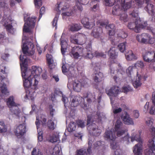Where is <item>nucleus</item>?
<instances>
[{
  "mask_svg": "<svg viewBox=\"0 0 155 155\" xmlns=\"http://www.w3.org/2000/svg\"><path fill=\"white\" fill-rule=\"evenodd\" d=\"M121 118L124 124L127 125L133 124L134 122L132 118L126 111L124 112L121 116Z\"/></svg>",
  "mask_w": 155,
  "mask_h": 155,
  "instance_id": "b1692460",
  "label": "nucleus"
},
{
  "mask_svg": "<svg viewBox=\"0 0 155 155\" xmlns=\"http://www.w3.org/2000/svg\"><path fill=\"white\" fill-rule=\"evenodd\" d=\"M136 22V21H135ZM147 24L146 22H144L143 24H139L138 25L136 22H133L129 23L128 25V27L130 29H132L136 32H140L141 29L145 28Z\"/></svg>",
  "mask_w": 155,
  "mask_h": 155,
  "instance_id": "ddd939ff",
  "label": "nucleus"
},
{
  "mask_svg": "<svg viewBox=\"0 0 155 155\" xmlns=\"http://www.w3.org/2000/svg\"><path fill=\"white\" fill-rule=\"evenodd\" d=\"M118 37H121L123 38H126L127 36V34L122 30H120L119 33L117 34Z\"/></svg>",
  "mask_w": 155,
  "mask_h": 155,
  "instance_id": "5fc2aeb1",
  "label": "nucleus"
},
{
  "mask_svg": "<svg viewBox=\"0 0 155 155\" xmlns=\"http://www.w3.org/2000/svg\"><path fill=\"white\" fill-rule=\"evenodd\" d=\"M141 78V77L140 76L138 77V78H137L136 80L133 83V85L135 88H137L141 86L142 84L140 81Z\"/></svg>",
  "mask_w": 155,
  "mask_h": 155,
  "instance_id": "a19ab883",
  "label": "nucleus"
},
{
  "mask_svg": "<svg viewBox=\"0 0 155 155\" xmlns=\"http://www.w3.org/2000/svg\"><path fill=\"white\" fill-rule=\"evenodd\" d=\"M136 67L134 66H129L126 70V72L129 75H131V73L132 72L133 69H135Z\"/></svg>",
  "mask_w": 155,
  "mask_h": 155,
  "instance_id": "e2e57ef3",
  "label": "nucleus"
},
{
  "mask_svg": "<svg viewBox=\"0 0 155 155\" xmlns=\"http://www.w3.org/2000/svg\"><path fill=\"white\" fill-rule=\"evenodd\" d=\"M122 90L124 93H127L129 91H132V89L131 87L129 86L123 87Z\"/></svg>",
  "mask_w": 155,
  "mask_h": 155,
  "instance_id": "0e129e2a",
  "label": "nucleus"
},
{
  "mask_svg": "<svg viewBox=\"0 0 155 155\" xmlns=\"http://www.w3.org/2000/svg\"><path fill=\"white\" fill-rule=\"evenodd\" d=\"M140 135V133L137 134H133L132 135L130 138L132 142L136 140L139 142L136 144L133 147V152L134 155H142V143Z\"/></svg>",
  "mask_w": 155,
  "mask_h": 155,
  "instance_id": "20e7f679",
  "label": "nucleus"
},
{
  "mask_svg": "<svg viewBox=\"0 0 155 155\" xmlns=\"http://www.w3.org/2000/svg\"><path fill=\"white\" fill-rule=\"evenodd\" d=\"M115 2V0H105V5L106 6H112Z\"/></svg>",
  "mask_w": 155,
  "mask_h": 155,
  "instance_id": "603ef678",
  "label": "nucleus"
},
{
  "mask_svg": "<svg viewBox=\"0 0 155 155\" xmlns=\"http://www.w3.org/2000/svg\"><path fill=\"white\" fill-rule=\"evenodd\" d=\"M33 49H22L24 55L21 57L20 56V64L21 68H24V71L22 72L21 75L23 81V86L26 90V95L24 97L25 99H30L31 100L34 99V96L35 90L37 88L38 81L34 76L28 75V74H30V71H27V60L26 56H31L34 53Z\"/></svg>",
  "mask_w": 155,
  "mask_h": 155,
  "instance_id": "f257e3e1",
  "label": "nucleus"
},
{
  "mask_svg": "<svg viewBox=\"0 0 155 155\" xmlns=\"http://www.w3.org/2000/svg\"><path fill=\"white\" fill-rule=\"evenodd\" d=\"M133 3H132V4L131 5V6H130V8H128L126 9L124 8H123L122 6L121 5V7H122V8L124 10L122 12H123V13L120 14V16L119 18L120 20L122 21H123L124 22H127L128 21V18L127 15V14L125 13V11L131 8V7L132 6Z\"/></svg>",
  "mask_w": 155,
  "mask_h": 155,
  "instance_id": "7c9ffc66",
  "label": "nucleus"
},
{
  "mask_svg": "<svg viewBox=\"0 0 155 155\" xmlns=\"http://www.w3.org/2000/svg\"><path fill=\"white\" fill-rule=\"evenodd\" d=\"M127 45V43L125 41L119 44L118 45V47L119 48H126Z\"/></svg>",
  "mask_w": 155,
  "mask_h": 155,
  "instance_id": "69168bd1",
  "label": "nucleus"
},
{
  "mask_svg": "<svg viewBox=\"0 0 155 155\" xmlns=\"http://www.w3.org/2000/svg\"><path fill=\"white\" fill-rule=\"evenodd\" d=\"M81 29V26L80 24H72L70 26L69 30L72 31H78Z\"/></svg>",
  "mask_w": 155,
  "mask_h": 155,
  "instance_id": "4c0bfd02",
  "label": "nucleus"
},
{
  "mask_svg": "<svg viewBox=\"0 0 155 155\" xmlns=\"http://www.w3.org/2000/svg\"><path fill=\"white\" fill-rule=\"evenodd\" d=\"M76 49H71L70 52V55L73 57L75 59H78L81 56H82L84 55L83 53L82 49H78V51H76Z\"/></svg>",
  "mask_w": 155,
  "mask_h": 155,
  "instance_id": "5701e85b",
  "label": "nucleus"
},
{
  "mask_svg": "<svg viewBox=\"0 0 155 155\" xmlns=\"http://www.w3.org/2000/svg\"><path fill=\"white\" fill-rule=\"evenodd\" d=\"M46 57L48 67L50 69H52L55 67L56 65L54 63L53 57L51 55L49 54H46Z\"/></svg>",
  "mask_w": 155,
  "mask_h": 155,
  "instance_id": "cd10ccee",
  "label": "nucleus"
},
{
  "mask_svg": "<svg viewBox=\"0 0 155 155\" xmlns=\"http://www.w3.org/2000/svg\"><path fill=\"white\" fill-rule=\"evenodd\" d=\"M76 127V123L74 122H71L69 124L68 130L70 132H72L75 130Z\"/></svg>",
  "mask_w": 155,
  "mask_h": 155,
  "instance_id": "de8ad7c7",
  "label": "nucleus"
},
{
  "mask_svg": "<svg viewBox=\"0 0 155 155\" xmlns=\"http://www.w3.org/2000/svg\"><path fill=\"white\" fill-rule=\"evenodd\" d=\"M7 130V126L5 125L4 122L0 121V133L5 132Z\"/></svg>",
  "mask_w": 155,
  "mask_h": 155,
  "instance_id": "a18cd8bd",
  "label": "nucleus"
},
{
  "mask_svg": "<svg viewBox=\"0 0 155 155\" xmlns=\"http://www.w3.org/2000/svg\"><path fill=\"white\" fill-rule=\"evenodd\" d=\"M87 49V51L86 55H85L86 57L89 59L92 58L94 56V51L92 50V49H91V50L89 49Z\"/></svg>",
  "mask_w": 155,
  "mask_h": 155,
  "instance_id": "37998d69",
  "label": "nucleus"
},
{
  "mask_svg": "<svg viewBox=\"0 0 155 155\" xmlns=\"http://www.w3.org/2000/svg\"><path fill=\"white\" fill-rule=\"evenodd\" d=\"M147 125L150 127H151L153 124V120L151 118H147L145 119Z\"/></svg>",
  "mask_w": 155,
  "mask_h": 155,
  "instance_id": "3c124183",
  "label": "nucleus"
},
{
  "mask_svg": "<svg viewBox=\"0 0 155 155\" xmlns=\"http://www.w3.org/2000/svg\"><path fill=\"white\" fill-rule=\"evenodd\" d=\"M134 3L133 0H121V5L124 8H128Z\"/></svg>",
  "mask_w": 155,
  "mask_h": 155,
  "instance_id": "72a5a7b5",
  "label": "nucleus"
},
{
  "mask_svg": "<svg viewBox=\"0 0 155 155\" xmlns=\"http://www.w3.org/2000/svg\"><path fill=\"white\" fill-rule=\"evenodd\" d=\"M77 124L79 127L83 128L85 126L84 122L83 120H79L77 121Z\"/></svg>",
  "mask_w": 155,
  "mask_h": 155,
  "instance_id": "13d9d810",
  "label": "nucleus"
},
{
  "mask_svg": "<svg viewBox=\"0 0 155 155\" xmlns=\"http://www.w3.org/2000/svg\"><path fill=\"white\" fill-rule=\"evenodd\" d=\"M92 35L96 38H100L102 41L103 38H102L104 36L103 30L101 27H94L91 33Z\"/></svg>",
  "mask_w": 155,
  "mask_h": 155,
  "instance_id": "dca6fc26",
  "label": "nucleus"
},
{
  "mask_svg": "<svg viewBox=\"0 0 155 155\" xmlns=\"http://www.w3.org/2000/svg\"><path fill=\"white\" fill-rule=\"evenodd\" d=\"M11 17L9 15H4L1 21V23L4 26L7 31L13 34L14 32V28L12 25V20Z\"/></svg>",
  "mask_w": 155,
  "mask_h": 155,
  "instance_id": "423d86ee",
  "label": "nucleus"
},
{
  "mask_svg": "<svg viewBox=\"0 0 155 155\" xmlns=\"http://www.w3.org/2000/svg\"><path fill=\"white\" fill-rule=\"evenodd\" d=\"M34 45L30 41H26L23 42L21 45V48H34Z\"/></svg>",
  "mask_w": 155,
  "mask_h": 155,
  "instance_id": "e433bc0d",
  "label": "nucleus"
},
{
  "mask_svg": "<svg viewBox=\"0 0 155 155\" xmlns=\"http://www.w3.org/2000/svg\"><path fill=\"white\" fill-rule=\"evenodd\" d=\"M35 4L37 9L39 8L42 5L41 0H34Z\"/></svg>",
  "mask_w": 155,
  "mask_h": 155,
  "instance_id": "6e6d98bb",
  "label": "nucleus"
},
{
  "mask_svg": "<svg viewBox=\"0 0 155 155\" xmlns=\"http://www.w3.org/2000/svg\"><path fill=\"white\" fill-rule=\"evenodd\" d=\"M42 72V69L40 67L36 66H32V69L31 71V74L30 75H32L35 78L36 77L39 75Z\"/></svg>",
  "mask_w": 155,
  "mask_h": 155,
  "instance_id": "393cba45",
  "label": "nucleus"
},
{
  "mask_svg": "<svg viewBox=\"0 0 155 155\" xmlns=\"http://www.w3.org/2000/svg\"><path fill=\"white\" fill-rule=\"evenodd\" d=\"M73 12L72 11H71L70 12H63L62 13L61 15L63 16H69L73 14Z\"/></svg>",
  "mask_w": 155,
  "mask_h": 155,
  "instance_id": "774afa93",
  "label": "nucleus"
},
{
  "mask_svg": "<svg viewBox=\"0 0 155 155\" xmlns=\"http://www.w3.org/2000/svg\"><path fill=\"white\" fill-rule=\"evenodd\" d=\"M100 114L97 112L95 115H89L87 116V129L89 133L94 136H99L101 134V130L98 129V126L94 122L100 120Z\"/></svg>",
  "mask_w": 155,
  "mask_h": 155,
  "instance_id": "f03ea898",
  "label": "nucleus"
},
{
  "mask_svg": "<svg viewBox=\"0 0 155 155\" xmlns=\"http://www.w3.org/2000/svg\"><path fill=\"white\" fill-rule=\"evenodd\" d=\"M137 3H133L132 7L133 8H132L131 11L130 12L129 15L131 17L134 18L135 20H137L138 16V8L140 7L141 5L144 3L143 0H134ZM134 1V0H133Z\"/></svg>",
  "mask_w": 155,
  "mask_h": 155,
  "instance_id": "0eeeda50",
  "label": "nucleus"
},
{
  "mask_svg": "<svg viewBox=\"0 0 155 155\" xmlns=\"http://www.w3.org/2000/svg\"><path fill=\"white\" fill-rule=\"evenodd\" d=\"M130 137L128 134H127L122 138V140L125 142V143L128 144L130 142Z\"/></svg>",
  "mask_w": 155,
  "mask_h": 155,
  "instance_id": "680f3d73",
  "label": "nucleus"
},
{
  "mask_svg": "<svg viewBox=\"0 0 155 155\" xmlns=\"http://www.w3.org/2000/svg\"><path fill=\"white\" fill-rule=\"evenodd\" d=\"M7 103L11 112L13 114L19 117V110L17 106V105L14 101V98L12 96H10L8 99Z\"/></svg>",
  "mask_w": 155,
  "mask_h": 155,
  "instance_id": "1a4fd4ad",
  "label": "nucleus"
},
{
  "mask_svg": "<svg viewBox=\"0 0 155 155\" xmlns=\"http://www.w3.org/2000/svg\"><path fill=\"white\" fill-rule=\"evenodd\" d=\"M109 23L107 19L100 20L97 22V25L102 27H105L107 26Z\"/></svg>",
  "mask_w": 155,
  "mask_h": 155,
  "instance_id": "58836bf2",
  "label": "nucleus"
},
{
  "mask_svg": "<svg viewBox=\"0 0 155 155\" xmlns=\"http://www.w3.org/2000/svg\"><path fill=\"white\" fill-rule=\"evenodd\" d=\"M151 0H145L147 5L145 7V10L152 16V20L155 22V6L151 4H149Z\"/></svg>",
  "mask_w": 155,
  "mask_h": 155,
  "instance_id": "f8f14e48",
  "label": "nucleus"
},
{
  "mask_svg": "<svg viewBox=\"0 0 155 155\" xmlns=\"http://www.w3.org/2000/svg\"><path fill=\"white\" fill-rule=\"evenodd\" d=\"M119 90L118 87L114 86L108 91H106V93L108 95L116 96L119 93Z\"/></svg>",
  "mask_w": 155,
  "mask_h": 155,
  "instance_id": "a878e982",
  "label": "nucleus"
},
{
  "mask_svg": "<svg viewBox=\"0 0 155 155\" xmlns=\"http://www.w3.org/2000/svg\"><path fill=\"white\" fill-rule=\"evenodd\" d=\"M59 137L58 135H53L50 139V141L52 143L57 142L59 140Z\"/></svg>",
  "mask_w": 155,
  "mask_h": 155,
  "instance_id": "4d7b16f0",
  "label": "nucleus"
},
{
  "mask_svg": "<svg viewBox=\"0 0 155 155\" xmlns=\"http://www.w3.org/2000/svg\"><path fill=\"white\" fill-rule=\"evenodd\" d=\"M123 10V9L122 8V7L121 9L120 8V5L117 4L115 5L113 7L112 13L114 15H120V12H122Z\"/></svg>",
  "mask_w": 155,
  "mask_h": 155,
  "instance_id": "473e14b6",
  "label": "nucleus"
},
{
  "mask_svg": "<svg viewBox=\"0 0 155 155\" xmlns=\"http://www.w3.org/2000/svg\"><path fill=\"white\" fill-rule=\"evenodd\" d=\"M143 60L147 62H155V51H145L142 54Z\"/></svg>",
  "mask_w": 155,
  "mask_h": 155,
  "instance_id": "9b49d317",
  "label": "nucleus"
},
{
  "mask_svg": "<svg viewBox=\"0 0 155 155\" xmlns=\"http://www.w3.org/2000/svg\"><path fill=\"white\" fill-rule=\"evenodd\" d=\"M145 28H146L147 30L150 31L153 35H155V26L150 27V26H146Z\"/></svg>",
  "mask_w": 155,
  "mask_h": 155,
  "instance_id": "052dcab7",
  "label": "nucleus"
},
{
  "mask_svg": "<svg viewBox=\"0 0 155 155\" xmlns=\"http://www.w3.org/2000/svg\"><path fill=\"white\" fill-rule=\"evenodd\" d=\"M136 39L138 42L146 44L154 43V47L155 48V38L151 37L148 34L143 33L141 35H138L136 36Z\"/></svg>",
  "mask_w": 155,
  "mask_h": 155,
  "instance_id": "39448f33",
  "label": "nucleus"
},
{
  "mask_svg": "<svg viewBox=\"0 0 155 155\" xmlns=\"http://www.w3.org/2000/svg\"><path fill=\"white\" fill-rule=\"evenodd\" d=\"M84 97L87 98V101L88 103L91 102L92 100H94L95 99V95L94 93H91L90 92H88L87 93L86 95Z\"/></svg>",
  "mask_w": 155,
  "mask_h": 155,
  "instance_id": "c9c22d12",
  "label": "nucleus"
},
{
  "mask_svg": "<svg viewBox=\"0 0 155 155\" xmlns=\"http://www.w3.org/2000/svg\"><path fill=\"white\" fill-rule=\"evenodd\" d=\"M82 98L79 96H74L72 97L71 105L72 107H76L81 102Z\"/></svg>",
  "mask_w": 155,
  "mask_h": 155,
  "instance_id": "bb28decb",
  "label": "nucleus"
},
{
  "mask_svg": "<svg viewBox=\"0 0 155 155\" xmlns=\"http://www.w3.org/2000/svg\"><path fill=\"white\" fill-rule=\"evenodd\" d=\"M94 56L96 57H102L105 58L106 57V54L102 52H99L98 51H95L94 52Z\"/></svg>",
  "mask_w": 155,
  "mask_h": 155,
  "instance_id": "864d4df0",
  "label": "nucleus"
},
{
  "mask_svg": "<svg viewBox=\"0 0 155 155\" xmlns=\"http://www.w3.org/2000/svg\"><path fill=\"white\" fill-rule=\"evenodd\" d=\"M78 45H82L86 42V36L85 34L82 33L78 34Z\"/></svg>",
  "mask_w": 155,
  "mask_h": 155,
  "instance_id": "2f4dec72",
  "label": "nucleus"
},
{
  "mask_svg": "<svg viewBox=\"0 0 155 155\" xmlns=\"http://www.w3.org/2000/svg\"><path fill=\"white\" fill-rule=\"evenodd\" d=\"M106 29L109 30V35L113 36L115 33V27L114 24H110L106 26Z\"/></svg>",
  "mask_w": 155,
  "mask_h": 155,
  "instance_id": "f704fd0d",
  "label": "nucleus"
},
{
  "mask_svg": "<svg viewBox=\"0 0 155 155\" xmlns=\"http://www.w3.org/2000/svg\"><path fill=\"white\" fill-rule=\"evenodd\" d=\"M119 68L120 69V65H119V67H117V70H116L115 69H114V74L113 75H112L110 73V75L113 77L114 80L116 83H118L120 81V76H119V74L121 75L122 74L121 73H119Z\"/></svg>",
  "mask_w": 155,
  "mask_h": 155,
  "instance_id": "c756f323",
  "label": "nucleus"
},
{
  "mask_svg": "<svg viewBox=\"0 0 155 155\" xmlns=\"http://www.w3.org/2000/svg\"><path fill=\"white\" fill-rule=\"evenodd\" d=\"M81 22L84 26L88 29H91L95 25L94 19H89L87 17L83 18L81 21Z\"/></svg>",
  "mask_w": 155,
  "mask_h": 155,
  "instance_id": "f3484780",
  "label": "nucleus"
},
{
  "mask_svg": "<svg viewBox=\"0 0 155 155\" xmlns=\"http://www.w3.org/2000/svg\"><path fill=\"white\" fill-rule=\"evenodd\" d=\"M60 41L61 46V48H67L68 45L67 42L65 40L63 39L62 36H61Z\"/></svg>",
  "mask_w": 155,
  "mask_h": 155,
  "instance_id": "09e8293b",
  "label": "nucleus"
},
{
  "mask_svg": "<svg viewBox=\"0 0 155 155\" xmlns=\"http://www.w3.org/2000/svg\"><path fill=\"white\" fill-rule=\"evenodd\" d=\"M1 92L5 95H8L9 91L7 90L6 85L5 84H3L1 87Z\"/></svg>",
  "mask_w": 155,
  "mask_h": 155,
  "instance_id": "49530a36",
  "label": "nucleus"
},
{
  "mask_svg": "<svg viewBox=\"0 0 155 155\" xmlns=\"http://www.w3.org/2000/svg\"><path fill=\"white\" fill-rule=\"evenodd\" d=\"M78 33L72 35L70 37L71 42L77 45L78 43Z\"/></svg>",
  "mask_w": 155,
  "mask_h": 155,
  "instance_id": "8fccbe9b",
  "label": "nucleus"
},
{
  "mask_svg": "<svg viewBox=\"0 0 155 155\" xmlns=\"http://www.w3.org/2000/svg\"><path fill=\"white\" fill-rule=\"evenodd\" d=\"M87 82H81L78 80H75L73 84L74 90L77 92H80L82 87L86 86Z\"/></svg>",
  "mask_w": 155,
  "mask_h": 155,
  "instance_id": "aec40b11",
  "label": "nucleus"
},
{
  "mask_svg": "<svg viewBox=\"0 0 155 155\" xmlns=\"http://www.w3.org/2000/svg\"><path fill=\"white\" fill-rule=\"evenodd\" d=\"M36 21L35 18L28 17L24 25L23 31L25 32H30V28H32L35 27Z\"/></svg>",
  "mask_w": 155,
  "mask_h": 155,
  "instance_id": "9d476101",
  "label": "nucleus"
},
{
  "mask_svg": "<svg viewBox=\"0 0 155 155\" xmlns=\"http://www.w3.org/2000/svg\"><path fill=\"white\" fill-rule=\"evenodd\" d=\"M45 8L44 7H42L40 11V14L39 16V19H40L41 18L42 15L45 12Z\"/></svg>",
  "mask_w": 155,
  "mask_h": 155,
  "instance_id": "338daca9",
  "label": "nucleus"
},
{
  "mask_svg": "<svg viewBox=\"0 0 155 155\" xmlns=\"http://www.w3.org/2000/svg\"><path fill=\"white\" fill-rule=\"evenodd\" d=\"M47 126L48 129L51 130H53L56 127V125L54 124V122L51 119L48 120Z\"/></svg>",
  "mask_w": 155,
  "mask_h": 155,
  "instance_id": "ea45409f",
  "label": "nucleus"
},
{
  "mask_svg": "<svg viewBox=\"0 0 155 155\" xmlns=\"http://www.w3.org/2000/svg\"><path fill=\"white\" fill-rule=\"evenodd\" d=\"M115 132L111 130H106L104 134V137L105 140L110 142L112 141L113 143H110V147L113 149L116 148V143L114 141L116 139Z\"/></svg>",
  "mask_w": 155,
  "mask_h": 155,
  "instance_id": "6e6552de",
  "label": "nucleus"
},
{
  "mask_svg": "<svg viewBox=\"0 0 155 155\" xmlns=\"http://www.w3.org/2000/svg\"><path fill=\"white\" fill-rule=\"evenodd\" d=\"M148 145L150 149L145 151V155H155L153 151L155 150V137L149 140Z\"/></svg>",
  "mask_w": 155,
  "mask_h": 155,
  "instance_id": "a211bd4d",
  "label": "nucleus"
},
{
  "mask_svg": "<svg viewBox=\"0 0 155 155\" xmlns=\"http://www.w3.org/2000/svg\"><path fill=\"white\" fill-rule=\"evenodd\" d=\"M5 67L4 70L1 69L0 71V80H1V81L5 79L7 76V73H6L5 71Z\"/></svg>",
  "mask_w": 155,
  "mask_h": 155,
  "instance_id": "79ce46f5",
  "label": "nucleus"
},
{
  "mask_svg": "<svg viewBox=\"0 0 155 155\" xmlns=\"http://www.w3.org/2000/svg\"><path fill=\"white\" fill-rule=\"evenodd\" d=\"M69 5L66 2L63 1L59 3L58 2L56 5L55 10L58 12L65 11L67 9L69 8Z\"/></svg>",
  "mask_w": 155,
  "mask_h": 155,
  "instance_id": "412c9836",
  "label": "nucleus"
},
{
  "mask_svg": "<svg viewBox=\"0 0 155 155\" xmlns=\"http://www.w3.org/2000/svg\"><path fill=\"white\" fill-rule=\"evenodd\" d=\"M114 129L115 131L117 132V135L118 137L122 136L127 131L126 129H123V123L119 120H117L115 123Z\"/></svg>",
  "mask_w": 155,
  "mask_h": 155,
  "instance_id": "4468645a",
  "label": "nucleus"
},
{
  "mask_svg": "<svg viewBox=\"0 0 155 155\" xmlns=\"http://www.w3.org/2000/svg\"><path fill=\"white\" fill-rule=\"evenodd\" d=\"M60 150L58 145H55L53 150V155H60Z\"/></svg>",
  "mask_w": 155,
  "mask_h": 155,
  "instance_id": "c03bdc74",
  "label": "nucleus"
},
{
  "mask_svg": "<svg viewBox=\"0 0 155 155\" xmlns=\"http://www.w3.org/2000/svg\"><path fill=\"white\" fill-rule=\"evenodd\" d=\"M134 65L136 68L137 67H140L141 68H143L144 67V64L143 61H138Z\"/></svg>",
  "mask_w": 155,
  "mask_h": 155,
  "instance_id": "bf43d9fd",
  "label": "nucleus"
},
{
  "mask_svg": "<svg viewBox=\"0 0 155 155\" xmlns=\"http://www.w3.org/2000/svg\"><path fill=\"white\" fill-rule=\"evenodd\" d=\"M121 52L123 53L125 52L126 58L128 61L136 60L137 57L135 56L132 51L130 49H118Z\"/></svg>",
  "mask_w": 155,
  "mask_h": 155,
  "instance_id": "2eb2a0df",
  "label": "nucleus"
},
{
  "mask_svg": "<svg viewBox=\"0 0 155 155\" xmlns=\"http://www.w3.org/2000/svg\"><path fill=\"white\" fill-rule=\"evenodd\" d=\"M103 78V74L99 71H95L93 74V79L94 81L97 83L101 82Z\"/></svg>",
  "mask_w": 155,
  "mask_h": 155,
  "instance_id": "4be33fe9",
  "label": "nucleus"
},
{
  "mask_svg": "<svg viewBox=\"0 0 155 155\" xmlns=\"http://www.w3.org/2000/svg\"><path fill=\"white\" fill-rule=\"evenodd\" d=\"M26 126L24 124H19L16 128L15 132V135L19 138L23 136L26 133Z\"/></svg>",
  "mask_w": 155,
  "mask_h": 155,
  "instance_id": "6ab92c4d",
  "label": "nucleus"
},
{
  "mask_svg": "<svg viewBox=\"0 0 155 155\" xmlns=\"http://www.w3.org/2000/svg\"><path fill=\"white\" fill-rule=\"evenodd\" d=\"M92 153V150L87 148L86 151L84 148L77 150L76 152V155H91Z\"/></svg>",
  "mask_w": 155,
  "mask_h": 155,
  "instance_id": "c85d7f7f",
  "label": "nucleus"
},
{
  "mask_svg": "<svg viewBox=\"0 0 155 155\" xmlns=\"http://www.w3.org/2000/svg\"><path fill=\"white\" fill-rule=\"evenodd\" d=\"M108 55L110 57L109 65L110 69V73L112 75L114 74V69L117 70V67H119L120 64L117 63V61L115 59L118 56V53L116 52L115 49H110L108 51Z\"/></svg>",
  "mask_w": 155,
  "mask_h": 155,
  "instance_id": "7ed1b4c3",
  "label": "nucleus"
}]
</instances>
